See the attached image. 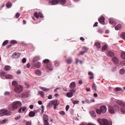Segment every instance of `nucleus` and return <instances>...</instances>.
<instances>
[{
	"label": "nucleus",
	"instance_id": "f257e3e1",
	"mask_svg": "<svg viewBox=\"0 0 125 125\" xmlns=\"http://www.w3.org/2000/svg\"><path fill=\"white\" fill-rule=\"evenodd\" d=\"M22 105L21 102L20 101H16L13 102L12 105H9V108L11 110H13L21 106Z\"/></svg>",
	"mask_w": 125,
	"mask_h": 125
},
{
	"label": "nucleus",
	"instance_id": "f03ea898",
	"mask_svg": "<svg viewBox=\"0 0 125 125\" xmlns=\"http://www.w3.org/2000/svg\"><path fill=\"white\" fill-rule=\"evenodd\" d=\"M100 125H112V123L111 122H109L108 120L105 119H102L100 118L98 119L97 120Z\"/></svg>",
	"mask_w": 125,
	"mask_h": 125
},
{
	"label": "nucleus",
	"instance_id": "7ed1b4c3",
	"mask_svg": "<svg viewBox=\"0 0 125 125\" xmlns=\"http://www.w3.org/2000/svg\"><path fill=\"white\" fill-rule=\"evenodd\" d=\"M39 57L36 56L34 57L33 60L32 64L34 67H39Z\"/></svg>",
	"mask_w": 125,
	"mask_h": 125
},
{
	"label": "nucleus",
	"instance_id": "20e7f679",
	"mask_svg": "<svg viewBox=\"0 0 125 125\" xmlns=\"http://www.w3.org/2000/svg\"><path fill=\"white\" fill-rule=\"evenodd\" d=\"M119 107L118 105H115L113 107H109V111L111 114H113L118 111Z\"/></svg>",
	"mask_w": 125,
	"mask_h": 125
},
{
	"label": "nucleus",
	"instance_id": "39448f33",
	"mask_svg": "<svg viewBox=\"0 0 125 125\" xmlns=\"http://www.w3.org/2000/svg\"><path fill=\"white\" fill-rule=\"evenodd\" d=\"M15 92L18 93H20L23 91L22 87L20 85H17L15 88Z\"/></svg>",
	"mask_w": 125,
	"mask_h": 125
},
{
	"label": "nucleus",
	"instance_id": "423d86ee",
	"mask_svg": "<svg viewBox=\"0 0 125 125\" xmlns=\"http://www.w3.org/2000/svg\"><path fill=\"white\" fill-rule=\"evenodd\" d=\"M4 116H9L11 115V112L9 110L3 109Z\"/></svg>",
	"mask_w": 125,
	"mask_h": 125
},
{
	"label": "nucleus",
	"instance_id": "0eeeda50",
	"mask_svg": "<svg viewBox=\"0 0 125 125\" xmlns=\"http://www.w3.org/2000/svg\"><path fill=\"white\" fill-rule=\"evenodd\" d=\"M100 110L102 113H105L106 111V107L105 105H102L100 107Z\"/></svg>",
	"mask_w": 125,
	"mask_h": 125
},
{
	"label": "nucleus",
	"instance_id": "6e6552de",
	"mask_svg": "<svg viewBox=\"0 0 125 125\" xmlns=\"http://www.w3.org/2000/svg\"><path fill=\"white\" fill-rule=\"evenodd\" d=\"M105 18H104L102 16L100 18L98 19V21L99 22L103 25H104L105 24L104 22V20H105Z\"/></svg>",
	"mask_w": 125,
	"mask_h": 125
},
{
	"label": "nucleus",
	"instance_id": "1a4fd4ad",
	"mask_svg": "<svg viewBox=\"0 0 125 125\" xmlns=\"http://www.w3.org/2000/svg\"><path fill=\"white\" fill-rule=\"evenodd\" d=\"M70 88L71 89H74L76 87V84L75 82H72L69 86Z\"/></svg>",
	"mask_w": 125,
	"mask_h": 125
},
{
	"label": "nucleus",
	"instance_id": "9d476101",
	"mask_svg": "<svg viewBox=\"0 0 125 125\" xmlns=\"http://www.w3.org/2000/svg\"><path fill=\"white\" fill-rule=\"evenodd\" d=\"M46 68L47 69L52 71L53 69V67L51 63L46 65Z\"/></svg>",
	"mask_w": 125,
	"mask_h": 125
},
{
	"label": "nucleus",
	"instance_id": "9b49d317",
	"mask_svg": "<svg viewBox=\"0 0 125 125\" xmlns=\"http://www.w3.org/2000/svg\"><path fill=\"white\" fill-rule=\"evenodd\" d=\"M112 60L113 62L115 64H117L119 62V60L116 57H114Z\"/></svg>",
	"mask_w": 125,
	"mask_h": 125
},
{
	"label": "nucleus",
	"instance_id": "f8f14e48",
	"mask_svg": "<svg viewBox=\"0 0 125 125\" xmlns=\"http://www.w3.org/2000/svg\"><path fill=\"white\" fill-rule=\"evenodd\" d=\"M37 110H36L34 111V112L33 111H31L29 113V115L31 117H32L34 116L35 114L37 112Z\"/></svg>",
	"mask_w": 125,
	"mask_h": 125
},
{
	"label": "nucleus",
	"instance_id": "ddd939ff",
	"mask_svg": "<svg viewBox=\"0 0 125 125\" xmlns=\"http://www.w3.org/2000/svg\"><path fill=\"white\" fill-rule=\"evenodd\" d=\"M53 105H59V102L57 100H52L51 101Z\"/></svg>",
	"mask_w": 125,
	"mask_h": 125
},
{
	"label": "nucleus",
	"instance_id": "4468645a",
	"mask_svg": "<svg viewBox=\"0 0 125 125\" xmlns=\"http://www.w3.org/2000/svg\"><path fill=\"white\" fill-rule=\"evenodd\" d=\"M59 0H53L51 2L52 5H55L58 4L59 2Z\"/></svg>",
	"mask_w": 125,
	"mask_h": 125
},
{
	"label": "nucleus",
	"instance_id": "2eb2a0df",
	"mask_svg": "<svg viewBox=\"0 0 125 125\" xmlns=\"http://www.w3.org/2000/svg\"><path fill=\"white\" fill-rule=\"evenodd\" d=\"M100 43L99 42H95L94 44V45L98 49L100 48Z\"/></svg>",
	"mask_w": 125,
	"mask_h": 125
},
{
	"label": "nucleus",
	"instance_id": "dca6fc26",
	"mask_svg": "<svg viewBox=\"0 0 125 125\" xmlns=\"http://www.w3.org/2000/svg\"><path fill=\"white\" fill-rule=\"evenodd\" d=\"M66 62L68 64L71 63L72 61V59L71 58H70L65 60Z\"/></svg>",
	"mask_w": 125,
	"mask_h": 125
},
{
	"label": "nucleus",
	"instance_id": "f3484780",
	"mask_svg": "<svg viewBox=\"0 0 125 125\" xmlns=\"http://www.w3.org/2000/svg\"><path fill=\"white\" fill-rule=\"evenodd\" d=\"M13 77L12 75L10 74H8L5 76V78L6 79H12Z\"/></svg>",
	"mask_w": 125,
	"mask_h": 125
},
{
	"label": "nucleus",
	"instance_id": "a211bd4d",
	"mask_svg": "<svg viewBox=\"0 0 125 125\" xmlns=\"http://www.w3.org/2000/svg\"><path fill=\"white\" fill-rule=\"evenodd\" d=\"M107 53L108 55L110 56H114L115 54L113 52L111 51H108Z\"/></svg>",
	"mask_w": 125,
	"mask_h": 125
},
{
	"label": "nucleus",
	"instance_id": "6ab92c4d",
	"mask_svg": "<svg viewBox=\"0 0 125 125\" xmlns=\"http://www.w3.org/2000/svg\"><path fill=\"white\" fill-rule=\"evenodd\" d=\"M44 63L46 64V65L50 63V60L48 59H45L43 61Z\"/></svg>",
	"mask_w": 125,
	"mask_h": 125
},
{
	"label": "nucleus",
	"instance_id": "aec40b11",
	"mask_svg": "<svg viewBox=\"0 0 125 125\" xmlns=\"http://www.w3.org/2000/svg\"><path fill=\"white\" fill-rule=\"evenodd\" d=\"M121 25L120 24H118L115 27V29L116 30H118L120 29L121 28Z\"/></svg>",
	"mask_w": 125,
	"mask_h": 125
},
{
	"label": "nucleus",
	"instance_id": "412c9836",
	"mask_svg": "<svg viewBox=\"0 0 125 125\" xmlns=\"http://www.w3.org/2000/svg\"><path fill=\"white\" fill-rule=\"evenodd\" d=\"M43 118L44 121L48 120V117L46 115H44L43 116Z\"/></svg>",
	"mask_w": 125,
	"mask_h": 125
},
{
	"label": "nucleus",
	"instance_id": "4be33fe9",
	"mask_svg": "<svg viewBox=\"0 0 125 125\" xmlns=\"http://www.w3.org/2000/svg\"><path fill=\"white\" fill-rule=\"evenodd\" d=\"M11 69V67L9 66L6 65L4 68V69L6 71H9Z\"/></svg>",
	"mask_w": 125,
	"mask_h": 125
},
{
	"label": "nucleus",
	"instance_id": "5701e85b",
	"mask_svg": "<svg viewBox=\"0 0 125 125\" xmlns=\"http://www.w3.org/2000/svg\"><path fill=\"white\" fill-rule=\"evenodd\" d=\"M90 113L91 115L94 117H95L96 116L95 112L94 111H91L90 112Z\"/></svg>",
	"mask_w": 125,
	"mask_h": 125
},
{
	"label": "nucleus",
	"instance_id": "b1692460",
	"mask_svg": "<svg viewBox=\"0 0 125 125\" xmlns=\"http://www.w3.org/2000/svg\"><path fill=\"white\" fill-rule=\"evenodd\" d=\"M88 74L89 75L91 76L89 77L90 79H93L94 78V75L93 73L91 72H88Z\"/></svg>",
	"mask_w": 125,
	"mask_h": 125
},
{
	"label": "nucleus",
	"instance_id": "393cba45",
	"mask_svg": "<svg viewBox=\"0 0 125 125\" xmlns=\"http://www.w3.org/2000/svg\"><path fill=\"white\" fill-rule=\"evenodd\" d=\"M53 105L52 103V102L51 101L48 104L47 106V107H48L49 108H50V107L52 106Z\"/></svg>",
	"mask_w": 125,
	"mask_h": 125
},
{
	"label": "nucleus",
	"instance_id": "a878e982",
	"mask_svg": "<svg viewBox=\"0 0 125 125\" xmlns=\"http://www.w3.org/2000/svg\"><path fill=\"white\" fill-rule=\"evenodd\" d=\"M28 96V94L27 93H24L22 94V97H27Z\"/></svg>",
	"mask_w": 125,
	"mask_h": 125
},
{
	"label": "nucleus",
	"instance_id": "bb28decb",
	"mask_svg": "<svg viewBox=\"0 0 125 125\" xmlns=\"http://www.w3.org/2000/svg\"><path fill=\"white\" fill-rule=\"evenodd\" d=\"M6 7L8 8H10L12 6V4L10 2H8L6 5Z\"/></svg>",
	"mask_w": 125,
	"mask_h": 125
},
{
	"label": "nucleus",
	"instance_id": "cd10ccee",
	"mask_svg": "<svg viewBox=\"0 0 125 125\" xmlns=\"http://www.w3.org/2000/svg\"><path fill=\"white\" fill-rule=\"evenodd\" d=\"M121 37L125 40V32H122L120 35Z\"/></svg>",
	"mask_w": 125,
	"mask_h": 125
},
{
	"label": "nucleus",
	"instance_id": "c85d7f7f",
	"mask_svg": "<svg viewBox=\"0 0 125 125\" xmlns=\"http://www.w3.org/2000/svg\"><path fill=\"white\" fill-rule=\"evenodd\" d=\"M118 104L120 105L123 106H125V104L122 101H119L118 102Z\"/></svg>",
	"mask_w": 125,
	"mask_h": 125
},
{
	"label": "nucleus",
	"instance_id": "c756f323",
	"mask_svg": "<svg viewBox=\"0 0 125 125\" xmlns=\"http://www.w3.org/2000/svg\"><path fill=\"white\" fill-rule=\"evenodd\" d=\"M121 56L123 59H125V52H123L121 53Z\"/></svg>",
	"mask_w": 125,
	"mask_h": 125
},
{
	"label": "nucleus",
	"instance_id": "7c9ffc66",
	"mask_svg": "<svg viewBox=\"0 0 125 125\" xmlns=\"http://www.w3.org/2000/svg\"><path fill=\"white\" fill-rule=\"evenodd\" d=\"M84 49H85V51H83L80 52L78 54V55H83L86 52L87 49H85V48H84Z\"/></svg>",
	"mask_w": 125,
	"mask_h": 125
},
{
	"label": "nucleus",
	"instance_id": "2f4dec72",
	"mask_svg": "<svg viewBox=\"0 0 125 125\" xmlns=\"http://www.w3.org/2000/svg\"><path fill=\"white\" fill-rule=\"evenodd\" d=\"M59 62L57 61H55L54 62V64L55 66L56 67L58 66L59 65Z\"/></svg>",
	"mask_w": 125,
	"mask_h": 125
},
{
	"label": "nucleus",
	"instance_id": "473e14b6",
	"mask_svg": "<svg viewBox=\"0 0 125 125\" xmlns=\"http://www.w3.org/2000/svg\"><path fill=\"white\" fill-rule=\"evenodd\" d=\"M67 96L69 97H71L73 96V94L70 93V92H68L66 94Z\"/></svg>",
	"mask_w": 125,
	"mask_h": 125
},
{
	"label": "nucleus",
	"instance_id": "72a5a7b5",
	"mask_svg": "<svg viewBox=\"0 0 125 125\" xmlns=\"http://www.w3.org/2000/svg\"><path fill=\"white\" fill-rule=\"evenodd\" d=\"M4 116L3 109L0 110V117Z\"/></svg>",
	"mask_w": 125,
	"mask_h": 125
},
{
	"label": "nucleus",
	"instance_id": "f704fd0d",
	"mask_svg": "<svg viewBox=\"0 0 125 125\" xmlns=\"http://www.w3.org/2000/svg\"><path fill=\"white\" fill-rule=\"evenodd\" d=\"M125 70L123 69H121L120 71V73L121 74H123L125 73Z\"/></svg>",
	"mask_w": 125,
	"mask_h": 125
},
{
	"label": "nucleus",
	"instance_id": "c9c22d12",
	"mask_svg": "<svg viewBox=\"0 0 125 125\" xmlns=\"http://www.w3.org/2000/svg\"><path fill=\"white\" fill-rule=\"evenodd\" d=\"M40 88L41 89H42L43 90L45 91H49V89H48L46 88H45L42 87H40Z\"/></svg>",
	"mask_w": 125,
	"mask_h": 125
},
{
	"label": "nucleus",
	"instance_id": "e433bc0d",
	"mask_svg": "<svg viewBox=\"0 0 125 125\" xmlns=\"http://www.w3.org/2000/svg\"><path fill=\"white\" fill-rule=\"evenodd\" d=\"M13 55L16 56V57H19L20 55V54L19 53L15 52L13 53Z\"/></svg>",
	"mask_w": 125,
	"mask_h": 125
},
{
	"label": "nucleus",
	"instance_id": "4c0bfd02",
	"mask_svg": "<svg viewBox=\"0 0 125 125\" xmlns=\"http://www.w3.org/2000/svg\"><path fill=\"white\" fill-rule=\"evenodd\" d=\"M17 82L15 81H13L12 83V85L13 86H16L17 85Z\"/></svg>",
	"mask_w": 125,
	"mask_h": 125
},
{
	"label": "nucleus",
	"instance_id": "58836bf2",
	"mask_svg": "<svg viewBox=\"0 0 125 125\" xmlns=\"http://www.w3.org/2000/svg\"><path fill=\"white\" fill-rule=\"evenodd\" d=\"M121 112L123 114H125V108L122 107L121 108Z\"/></svg>",
	"mask_w": 125,
	"mask_h": 125
},
{
	"label": "nucleus",
	"instance_id": "ea45409f",
	"mask_svg": "<svg viewBox=\"0 0 125 125\" xmlns=\"http://www.w3.org/2000/svg\"><path fill=\"white\" fill-rule=\"evenodd\" d=\"M59 2L62 4H64L66 2V0H59Z\"/></svg>",
	"mask_w": 125,
	"mask_h": 125
},
{
	"label": "nucleus",
	"instance_id": "a19ab883",
	"mask_svg": "<svg viewBox=\"0 0 125 125\" xmlns=\"http://www.w3.org/2000/svg\"><path fill=\"white\" fill-rule=\"evenodd\" d=\"M92 88L94 90L96 91V86L95 85V84L94 83L92 86Z\"/></svg>",
	"mask_w": 125,
	"mask_h": 125
},
{
	"label": "nucleus",
	"instance_id": "79ce46f5",
	"mask_svg": "<svg viewBox=\"0 0 125 125\" xmlns=\"http://www.w3.org/2000/svg\"><path fill=\"white\" fill-rule=\"evenodd\" d=\"M76 91V90L75 89H72L71 90L70 92V93L73 94Z\"/></svg>",
	"mask_w": 125,
	"mask_h": 125
},
{
	"label": "nucleus",
	"instance_id": "37998d69",
	"mask_svg": "<svg viewBox=\"0 0 125 125\" xmlns=\"http://www.w3.org/2000/svg\"><path fill=\"white\" fill-rule=\"evenodd\" d=\"M40 94L42 97H44V93L42 91H40Z\"/></svg>",
	"mask_w": 125,
	"mask_h": 125
},
{
	"label": "nucleus",
	"instance_id": "c03bdc74",
	"mask_svg": "<svg viewBox=\"0 0 125 125\" xmlns=\"http://www.w3.org/2000/svg\"><path fill=\"white\" fill-rule=\"evenodd\" d=\"M109 23L111 24H112L113 23L114 21L113 19L110 18L109 19Z\"/></svg>",
	"mask_w": 125,
	"mask_h": 125
},
{
	"label": "nucleus",
	"instance_id": "a18cd8bd",
	"mask_svg": "<svg viewBox=\"0 0 125 125\" xmlns=\"http://www.w3.org/2000/svg\"><path fill=\"white\" fill-rule=\"evenodd\" d=\"M7 121V120L6 119L3 120L1 121V124H3L5 123Z\"/></svg>",
	"mask_w": 125,
	"mask_h": 125
},
{
	"label": "nucleus",
	"instance_id": "49530a36",
	"mask_svg": "<svg viewBox=\"0 0 125 125\" xmlns=\"http://www.w3.org/2000/svg\"><path fill=\"white\" fill-rule=\"evenodd\" d=\"M8 40H6L5 41H4L2 43V45L3 46H5L6 44L8 42Z\"/></svg>",
	"mask_w": 125,
	"mask_h": 125
},
{
	"label": "nucleus",
	"instance_id": "de8ad7c7",
	"mask_svg": "<svg viewBox=\"0 0 125 125\" xmlns=\"http://www.w3.org/2000/svg\"><path fill=\"white\" fill-rule=\"evenodd\" d=\"M107 48V45H104L102 47V49L103 50H105Z\"/></svg>",
	"mask_w": 125,
	"mask_h": 125
},
{
	"label": "nucleus",
	"instance_id": "09e8293b",
	"mask_svg": "<svg viewBox=\"0 0 125 125\" xmlns=\"http://www.w3.org/2000/svg\"><path fill=\"white\" fill-rule=\"evenodd\" d=\"M96 111L97 113L99 114H101V112H102L101 111V110H100L98 109H96Z\"/></svg>",
	"mask_w": 125,
	"mask_h": 125
},
{
	"label": "nucleus",
	"instance_id": "8fccbe9b",
	"mask_svg": "<svg viewBox=\"0 0 125 125\" xmlns=\"http://www.w3.org/2000/svg\"><path fill=\"white\" fill-rule=\"evenodd\" d=\"M35 74L36 75L38 76L39 75V70H36Z\"/></svg>",
	"mask_w": 125,
	"mask_h": 125
},
{
	"label": "nucleus",
	"instance_id": "3c124183",
	"mask_svg": "<svg viewBox=\"0 0 125 125\" xmlns=\"http://www.w3.org/2000/svg\"><path fill=\"white\" fill-rule=\"evenodd\" d=\"M73 103L74 104H78L79 103V101L77 100H73L72 101Z\"/></svg>",
	"mask_w": 125,
	"mask_h": 125
},
{
	"label": "nucleus",
	"instance_id": "603ef678",
	"mask_svg": "<svg viewBox=\"0 0 125 125\" xmlns=\"http://www.w3.org/2000/svg\"><path fill=\"white\" fill-rule=\"evenodd\" d=\"M48 121H44V125H49Z\"/></svg>",
	"mask_w": 125,
	"mask_h": 125
},
{
	"label": "nucleus",
	"instance_id": "864d4df0",
	"mask_svg": "<svg viewBox=\"0 0 125 125\" xmlns=\"http://www.w3.org/2000/svg\"><path fill=\"white\" fill-rule=\"evenodd\" d=\"M26 61V59L25 58H23L22 59V62L23 63H25Z\"/></svg>",
	"mask_w": 125,
	"mask_h": 125
},
{
	"label": "nucleus",
	"instance_id": "5fc2aeb1",
	"mask_svg": "<svg viewBox=\"0 0 125 125\" xmlns=\"http://www.w3.org/2000/svg\"><path fill=\"white\" fill-rule=\"evenodd\" d=\"M97 31L98 32L100 33H101L103 32V31L102 30V29H98L97 30Z\"/></svg>",
	"mask_w": 125,
	"mask_h": 125
},
{
	"label": "nucleus",
	"instance_id": "6e6d98bb",
	"mask_svg": "<svg viewBox=\"0 0 125 125\" xmlns=\"http://www.w3.org/2000/svg\"><path fill=\"white\" fill-rule=\"evenodd\" d=\"M34 16L37 18H39L38 16V13L37 12H35L34 14Z\"/></svg>",
	"mask_w": 125,
	"mask_h": 125
},
{
	"label": "nucleus",
	"instance_id": "4d7b16f0",
	"mask_svg": "<svg viewBox=\"0 0 125 125\" xmlns=\"http://www.w3.org/2000/svg\"><path fill=\"white\" fill-rule=\"evenodd\" d=\"M10 42L11 44H15L17 43V42L15 40H12Z\"/></svg>",
	"mask_w": 125,
	"mask_h": 125
},
{
	"label": "nucleus",
	"instance_id": "13d9d810",
	"mask_svg": "<svg viewBox=\"0 0 125 125\" xmlns=\"http://www.w3.org/2000/svg\"><path fill=\"white\" fill-rule=\"evenodd\" d=\"M120 64L122 66H124L125 65V61H122L120 62Z\"/></svg>",
	"mask_w": 125,
	"mask_h": 125
},
{
	"label": "nucleus",
	"instance_id": "bf43d9fd",
	"mask_svg": "<svg viewBox=\"0 0 125 125\" xmlns=\"http://www.w3.org/2000/svg\"><path fill=\"white\" fill-rule=\"evenodd\" d=\"M21 108H22V113L23 112H24L25 110L27 109V108L26 107H22Z\"/></svg>",
	"mask_w": 125,
	"mask_h": 125
},
{
	"label": "nucleus",
	"instance_id": "052dcab7",
	"mask_svg": "<svg viewBox=\"0 0 125 125\" xmlns=\"http://www.w3.org/2000/svg\"><path fill=\"white\" fill-rule=\"evenodd\" d=\"M115 89L116 91H118L121 90V89L119 87H116L115 88Z\"/></svg>",
	"mask_w": 125,
	"mask_h": 125
},
{
	"label": "nucleus",
	"instance_id": "680f3d73",
	"mask_svg": "<svg viewBox=\"0 0 125 125\" xmlns=\"http://www.w3.org/2000/svg\"><path fill=\"white\" fill-rule=\"evenodd\" d=\"M10 93L8 92H6L4 93V94L5 95H8L10 94Z\"/></svg>",
	"mask_w": 125,
	"mask_h": 125
},
{
	"label": "nucleus",
	"instance_id": "e2e57ef3",
	"mask_svg": "<svg viewBox=\"0 0 125 125\" xmlns=\"http://www.w3.org/2000/svg\"><path fill=\"white\" fill-rule=\"evenodd\" d=\"M31 122L29 121L27 122L26 123V125H31Z\"/></svg>",
	"mask_w": 125,
	"mask_h": 125
},
{
	"label": "nucleus",
	"instance_id": "0e129e2a",
	"mask_svg": "<svg viewBox=\"0 0 125 125\" xmlns=\"http://www.w3.org/2000/svg\"><path fill=\"white\" fill-rule=\"evenodd\" d=\"M60 114L61 115H64L65 114V113L63 111H62L60 113Z\"/></svg>",
	"mask_w": 125,
	"mask_h": 125
},
{
	"label": "nucleus",
	"instance_id": "69168bd1",
	"mask_svg": "<svg viewBox=\"0 0 125 125\" xmlns=\"http://www.w3.org/2000/svg\"><path fill=\"white\" fill-rule=\"evenodd\" d=\"M41 108L42 109V113H43L44 112V107L43 105H42L41 106Z\"/></svg>",
	"mask_w": 125,
	"mask_h": 125
},
{
	"label": "nucleus",
	"instance_id": "338daca9",
	"mask_svg": "<svg viewBox=\"0 0 125 125\" xmlns=\"http://www.w3.org/2000/svg\"><path fill=\"white\" fill-rule=\"evenodd\" d=\"M69 106L68 105H67L66 107V111H68V110L69 108Z\"/></svg>",
	"mask_w": 125,
	"mask_h": 125
},
{
	"label": "nucleus",
	"instance_id": "774afa93",
	"mask_svg": "<svg viewBox=\"0 0 125 125\" xmlns=\"http://www.w3.org/2000/svg\"><path fill=\"white\" fill-rule=\"evenodd\" d=\"M20 15V14L19 13H17L15 16V17H16V18H18L19 17Z\"/></svg>",
	"mask_w": 125,
	"mask_h": 125
}]
</instances>
